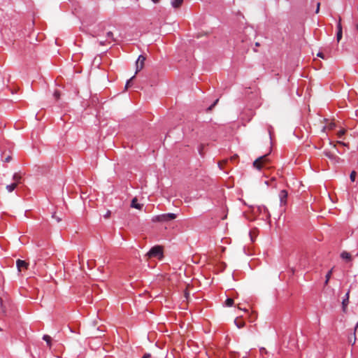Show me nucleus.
<instances>
[{"label":"nucleus","mask_w":358,"mask_h":358,"mask_svg":"<svg viewBox=\"0 0 358 358\" xmlns=\"http://www.w3.org/2000/svg\"><path fill=\"white\" fill-rule=\"evenodd\" d=\"M268 164L269 159L268 158V155H264L254 161L253 166L257 170H262V169L268 168Z\"/></svg>","instance_id":"nucleus-1"},{"label":"nucleus","mask_w":358,"mask_h":358,"mask_svg":"<svg viewBox=\"0 0 358 358\" xmlns=\"http://www.w3.org/2000/svg\"><path fill=\"white\" fill-rule=\"evenodd\" d=\"M145 61V57L143 55H139L137 61L136 62V72L135 75L132 76L126 83L125 89L127 90L131 82V80L135 78L136 75L143 69L144 64Z\"/></svg>","instance_id":"nucleus-2"},{"label":"nucleus","mask_w":358,"mask_h":358,"mask_svg":"<svg viewBox=\"0 0 358 358\" xmlns=\"http://www.w3.org/2000/svg\"><path fill=\"white\" fill-rule=\"evenodd\" d=\"M176 217L177 215L175 213H166L153 217L152 221L153 222H166L175 220Z\"/></svg>","instance_id":"nucleus-3"},{"label":"nucleus","mask_w":358,"mask_h":358,"mask_svg":"<svg viewBox=\"0 0 358 358\" xmlns=\"http://www.w3.org/2000/svg\"><path fill=\"white\" fill-rule=\"evenodd\" d=\"M146 256L148 259L152 257L162 258L163 257V248L160 245H155L149 250Z\"/></svg>","instance_id":"nucleus-4"},{"label":"nucleus","mask_w":358,"mask_h":358,"mask_svg":"<svg viewBox=\"0 0 358 358\" xmlns=\"http://www.w3.org/2000/svg\"><path fill=\"white\" fill-rule=\"evenodd\" d=\"M287 192L285 189L281 190L279 193V198L280 201V205H285L287 203Z\"/></svg>","instance_id":"nucleus-5"},{"label":"nucleus","mask_w":358,"mask_h":358,"mask_svg":"<svg viewBox=\"0 0 358 358\" xmlns=\"http://www.w3.org/2000/svg\"><path fill=\"white\" fill-rule=\"evenodd\" d=\"M106 28L104 25H99L98 27L94 31V33L92 34L93 37H98L101 35V33H102L103 31H105Z\"/></svg>","instance_id":"nucleus-6"},{"label":"nucleus","mask_w":358,"mask_h":358,"mask_svg":"<svg viewBox=\"0 0 358 358\" xmlns=\"http://www.w3.org/2000/svg\"><path fill=\"white\" fill-rule=\"evenodd\" d=\"M17 266L19 271H21L22 268H28L29 264L27 263L25 261L18 259L16 262Z\"/></svg>","instance_id":"nucleus-7"},{"label":"nucleus","mask_w":358,"mask_h":358,"mask_svg":"<svg viewBox=\"0 0 358 358\" xmlns=\"http://www.w3.org/2000/svg\"><path fill=\"white\" fill-rule=\"evenodd\" d=\"M138 200H137V198L136 197H134L132 200H131V208H136L138 210H141L143 205V204H141V203H138Z\"/></svg>","instance_id":"nucleus-8"},{"label":"nucleus","mask_w":358,"mask_h":358,"mask_svg":"<svg viewBox=\"0 0 358 358\" xmlns=\"http://www.w3.org/2000/svg\"><path fill=\"white\" fill-rule=\"evenodd\" d=\"M341 257L343 259H345L346 262H350L352 260L351 255L349 252H346V251H343L341 254Z\"/></svg>","instance_id":"nucleus-9"},{"label":"nucleus","mask_w":358,"mask_h":358,"mask_svg":"<svg viewBox=\"0 0 358 358\" xmlns=\"http://www.w3.org/2000/svg\"><path fill=\"white\" fill-rule=\"evenodd\" d=\"M234 323L238 328H242L245 326V322L240 317H237L234 320Z\"/></svg>","instance_id":"nucleus-10"},{"label":"nucleus","mask_w":358,"mask_h":358,"mask_svg":"<svg viewBox=\"0 0 358 358\" xmlns=\"http://www.w3.org/2000/svg\"><path fill=\"white\" fill-rule=\"evenodd\" d=\"M183 0H173L171 1V5L173 8H178L181 6L182 4Z\"/></svg>","instance_id":"nucleus-11"},{"label":"nucleus","mask_w":358,"mask_h":358,"mask_svg":"<svg viewBox=\"0 0 358 358\" xmlns=\"http://www.w3.org/2000/svg\"><path fill=\"white\" fill-rule=\"evenodd\" d=\"M17 186V182H13L10 185H8L6 187V189L8 192H12Z\"/></svg>","instance_id":"nucleus-12"},{"label":"nucleus","mask_w":358,"mask_h":358,"mask_svg":"<svg viewBox=\"0 0 358 358\" xmlns=\"http://www.w3.org/2000/svg\"><path fill=\"white\" fill-rule=\"evenodd\" d=\"M0 308L1 313L3 315H6V306L3 303V299L0 297Z\"/></svg>","instance_id":"nucleus-13"},{"label":"nucleus","mask_w":358,"mask_h":358,"mask_svg":"<svg viewBox=\"0 0 358 358\" xmlns=\"http://www.w3.org/2000/svg\"><path fill=\"white\" fill-rule=\"evenodd\" d=\"M329 159L334 163V164H337V163H339L340 161H341V159L339 157H338L337 155L333 154L332 155V157H331L329 158Z\"/></svg>","instance_id":"nucleus-14"},{"label":"nucleus","mask_w":358,"mask_h":358,"mask_svg":"<svg viewBox=\"0 0 358 358\" xmlns=\"http://www.w3.org/2000/svg\"><path fill=\"white\" fill-rule=\"evenodd\" d=\"M329 159L334 163V164H337V163H339L340 161H341V159L339 157H338L337 155L333 154L332 155V157H331L329 158Z\"/></svg>","instance_id":"nucleus-15"},{"label":"nucleus","mask_w":358,"mask_h":358,"mask_svg":"<svg viewBox=\"0 0 358 358\" xmlns=\"http://www.w3.org/2000/svg\"><path fill=\"white\" fill-rule=\"evenodd\" d=\"M21 178H22L21 176L17 173H15L13 176L14 182H17V185L20 182Z\"/></svg>","instance_id":"nucleus-16"},{"label":"nucleus","mask_w":358,"mask_h":358,"mask_svg":"<svg viewBox=\"0 0 358 358\" xmlns=\"http://www.w3.org/2000/svg\"><path fill=\"white\" fill-rule=\"evenodd\" d=\"M43 339L47 343V345L50 348L51 347V337L48 335H44Z\"/></svg>","instance_id":"nucleus-17"},{"label":"nucleus","mask_w":358,"mask_h":358,"mask_svg":"<svg viewBox=\"0 0 358 358\" xmlns=\"http://www.w3.org/2000/svg\"><path fill=\"white\" fill-rule=\"evenodd\" d=\"M106 36L108 39H110L112 41H115V39L114 38V34H113V31H107Z\"/></svg>","instance_id":"nucleus-18"},{"label":"nucleus","mask_w":358,"mask_h":358,"mask_svg":"<svg viewBox=\"0 0 358 358\" xmlns=\"http://www.w3.org/2000/svg\"><path fill=\"white\" fill-rule=\"evenodd\" d=\"M332 271H333V269L331 268V270H330V271L327 273V275H326V280H325V282H324V284H325V285H327V284H328L329 280V279L331 278V274H332Z\"/></svg>","instance_id":"nucleus-19"},{"label":"nucleus","mask_w":358,"mask_h":358,"mask_svg":"<svg viewBox=\"0 0 358 358\" xmlns=\"http://www.w3.org/2000/svg\"><path fill=\"white\" fill-rule=\"evenodd\" d=\"M348 298H349V292H348L346 294V299H343V301L342 302L343 309H345V306L348 303Z\"/></svg>","instance_id":"nucleus-20"},{"label":"nucleus","mask_w":358,"mask_h":358,"mask_svg":"<svg viewBox=\"0 0 358 358\" xmlns=\"http://www.w3.org/2000/svg\"><path fill=\"white\" fill-rule=\"evenodd\" d=\"M225 305L227 306H232L234 305V299H231V298H228L226 301H225Z\"/></svg>","instance_id":"nucleus-21"},{"label":"nucleus","mask_w":358,"mask_h":358,"mask_svg":"<svg viewBox=\"0 0 358 358\" xmlns=\"http://www.w3.org/2000/svg\"><path fill=\"white\" fill-rule=\"evenodd\" d=\"M228 159H223L218 162V166L220 169H222L224 166L227 163Z\"/></svg>","instance_id":"nucleus-22"},{"label":"nucleus","mask_w":358,"mask_h":358,"mask_svg":"<svg viewBox=\"0 0 358 358\" xmlns=\"http://www.w3.org/2000/svg\"><path fill=\"white\" fill-rule=\"evenodd\" d=\"M337 29H338V31H343V29H342V24H341V17H338V24H337Z\"/></svg>","instance_id":"nucleus-23"},{"label":"nucleus","mask_w":358,"mask_h":358,"mask_svg":"<svg viewBox=\"0 0 358 358\" xmlns=\"http://www.w3.org/2000/svg\"><path fill=\"white\" fill-rule=\"evenodd\" d=\"M356 176H357V173H356V171H352L351 172V173H350V180H351V181H352V182H354V181H355V177H356Z\"/></svg>","instance_id":"nucleus-24"},{"label":"nucleus","mask_w":358,"mask_h":358,"mask_svg":"<svg viewBox=\"0 0 358 358\" xmlns=\"http://www.w3.org/2000/svg\"><path fill=\"white\" fill-rule=\"evenodd\" d=\"M52 217L55 219L57 222H60L62 220V218L57 216L55 213L52 214Z\"/></svg>","instance_id":"nucleus-25"},{"label":"nucleus","mask_w":358,"mask_h":358,"mask_svg":"<svg viewBox=\"0 0 358 358\" xmlns=\"http://www.w3.org/2000/svg\"><path fill=\"white\" fill-rule=\"evenodd\" d=\"M342 36H343V31H337L336 39H337L338 42H339L341 40Z\"/></svg>","instance_id":"nucleus-26"},{"label":"nucleus","mask_w":358,"mask_h":358,"mask_svg":"<svg viewBox=\"0 0 358 358\" xmlns=\"http://www.w3.org/2000/svg\"><path fill=\"white\" fill-rule=\"evenodd\" d=\"M53 96L56 100H58L60 98L61 94L58 90H55Z\"/></svg>","instance_id":"nucleus-27"},{"label":"nucleus","mask_w":358,"mask_h":358,"mask_svg":"<svg viewBox=\"0 0 358 358\" xmlns=\"http://www.w3.org/2000/svg\"><path fill=\"white\" fill-rule=\"evenodd\" d=\"M218 101H219V99H216L214 101V103L208 108V110H211L214 108V106L218 103Z\"/></svg>","instance_id":"nucleus-28"},{"label":"nucleus","mask_w":358,"mask_h":358,"mask_svg":"<svg viewBox=\"0 0 358 358\" xmlns=\"http://www.w3.org/2000/svg\"><path fill=\"white\" fill-rule=\"evenodd\" d=\"M345 134V130L342 129L337 133V136L338 138H341Z\"/></svg>","instance_id":"nucleus-29"},{"label":"nucleus","mask_w":358,"mask_h":358,"mask_svg":"<svg viewBox=\"0 0 358 358\" xmlns=\"http://www.w3.org/2000/svg\"><path fill=\"white\" fill-rule=\"evenodd\" d=\"M324 155L329 159L331 157H332L333 153L329 151H324Z\"/></svg>","instance_id":"nucleus-30"},{"label":"nucleus","mask_w":358,"mask_h":358,"mask_svg":"<svg viewBox=\"0 0 358 358\" xmlns=\"http://www.w3.org/2000/svg\"><path fill=\"white\" fill-rule=\"evenodd\" d=\"M335 127V124L334 123H330L327 127V128L329 130H331L333 129Z\"/></svg>","instance_id":"nucleus-31"},{"label":"nucleus","mask_w":358,"mask_h":358,"mask_svg":"<svg viewBox=\"0 0 358 358\" xmlns=\"http://www.w3.org/2000/svg\"><path fill=\"white\" fill-rule=\"evenodd\" d=\"M11 159H12L11 156L8 155V156H7L6 157H5V159H4V160H3V161H4L5 162H10L11 161Z\"/></svg>","instance_id":"nucleus-32"},{"label":"nucleus","mask_w":358,"mask_h":358,"mask_svg":"<svg viewBox=\"0 0 358 358\" xmlns=\"http://www.w3.org/2000/svg\"><path fill=\"white\" fill-rule=\"evenodd\" d=\"M238 158V156L237 155H234V156H232L230 158V161L234 162V161L236 160Z\"/></svg>","instance_id":"nucleus-33"},{"label":"nucleus","mask_w":358,"mask_h":358,"mask_svg":"<svg viewBox=\"0 0 358 358\" xmlns=\"http://www.w3.org/2000/svg\"><path fill=\"white\" fill-rule=\"evenodd\" d=\"M105 218H108L110 216V211L108 210L106 213L103 215Z\"/></svg>","instance_id":"nucleus-34"},{"label":"nucleus","mask_w":358,"mask_h":358,"mask_svg":"<svg viewBox=\"0 0 358 358\" xmlns=\"http://www.w3.org/2000/svg\"><path fill=\"white\" fill-rule=\"evenodd\" d=\"M320 3H317V8H316V10H315V13H319V11H320Z\"/></svg>","instance_id":"nucleus-35"},{"label":"nucleus","mask_w":358,"mask_h":358,"mask_svg":"<svg viewBox=\"0 0 358 358\" xmlns=\"http://www.w3.org/2000/svg\"><path fill=\"white\" fill-rule=\"evenodd\" d=\"M317 57H321V58H322V59H324V55H323V53H322V52H318V53H317Z\"/></svg>","instance_id":"nucleus-36"},{"label":"nucleus","mask_w":358,"mask_h":358,"mask_svg":"<svg viewBox=\"0 0 358 358\" xmlns=\"http://www.w3.org/2000/svg\"><path fill=\"white\" fill-rule=\"evenodd\" d=\"M189 292H188L187 290H185V297L187 299H188V297H189Z\"/></svg>","instance_id":"nucleus-37"},{"label":"nucleus","mask_w":358,"mask_h":358,"mask_svg":"<svg viewBox=\"0 0 358 358\" xmlns=\"http://www.w3.org/2000/svg\"><path fill=\"white\" fill-rule=\"evenodd\" d=\"M93 263H94V261H92H92H89V262H87L88 266H92V265L93 264Z\"/></svg>","instance_id":"nucleus-38"},{"label":"nucleus","mask_w":358,"mask_h":358,"mask_svg":"<svg viewBox=\"0 0 358 358\" xmlns=\"http://www.w3.org/2000/svg\"><path fill=\"white\" fill-rule=\"evenodd\" d=\"M150 354H145V355H144V356L142 358H150Z\"/></svg>","instance_id":"nucleus-39"},{"label":"nucleus","mask_w":358,"mask_h":358,"mask_svg":"<svg viewBox=\"0 0 358 358\" xmlns=\"http://www.w3.org/2000/svg\"><path fill=\"white\" fill-rule=\"evenodd\" d=\"M337 143H339V144H341V145H343V146H347V144H346V143H343V142L338 141Z\"/></svg>","instance_id":"nucleus-40"},{"label":"nucleus","mask_w":358,"mask_h":358,"mask_svg":"<svg viewBox=\"0 0 358 358\" xmlns=\"http://www.w3.org/2000/svg\"><path fill=\"white\" fill-rule=\"evenodd\" d=\"M152 2H154L155 3H158L159 2L160 0H151Z\"/></svg>","instance_id":"nucleus-41"},{"label":"nucleus","mask_w":358,"mask_h":358,"mask_svg":"<svg viewBox=\"0 0 358 358\" xmlns=\"http://www.w3.org/2000/svg\"><path fill=\"white\" fill-rule=\"evenodd\" d=\"M99 44H100L101 45H103L105 44V42H104V41H99Z\"/></svg>","instance_id":"nucleus-42"},{"label":"nucleus","mask_w":358,"mask_h":358,"mask_svg":"<svg viewBox=\"0 0 358 358\" xmlns=\"http://www.w3.org/2000/svg\"><path fill=\"white\" fill-rule=\"evenodd\" d=\"M238 309H240V310H243L244 311H247V310H245V309H242V308L239 306V305H238Z\"/></svg>","instance_id":"nucleus-43"},{"label":"nucleus","mask_w":358,"mask_h":358,"mask_svg":"<svg viewBox=\"0 0 358 358\" xmlns=\"http://www.w3.org/2000/svg\"><path fill=\"white\" fill-rule=\"evenodd\" d=\"M355 28H356L357 31H358V24L355 25Z\"/></svg>","instance_id":"nucleus-44"},{"label":"nucleus","mask_w":358,"mask_h":358,"mask_svg":"<svg viewBox=\"0 0 358 358\" xmlns=\"http://www.w3.org/2000/svg\"><path fill=\"white\" fill-rule=\"evenodd\" d=\"M264 210H267V208L266 207H263Z\"/></svg>","instance_id":"nucleus-45"},{"label":"nucleus","mask_w":358,"mask_h":358,"mask_svg":"<svg viewBox=\"0 0 358 358\" xmlns=\"http://www.w3.org/2000/svg\"><path fill=\"white\" fill-rule=\"evenodd\" d=\"M269 131V134H270V136H271V131L269 129V131Z\"/></svg>","instance_id":"nucleus-46"},{"label":"nucleus","mask_w":358,"mask_h":358,"mask_svg":"<svg viewBox=\"0 0 358 358\" xmlns=\"http://www.w3.org/2000/svg\"><path fill=\"white\" fill-rule=\"evenodd\" d=\"M0 331H1V329L0 328Z\"/></svg>","instance_id":"nucleus-47"},{"label":"nucleus","mask_w":358,"mask_h":358,"mask_svg":"<svg viewBox=\"0 0 358 358\" xmlns=\"http://www.w3.org/2000/svg\"><path fill=\"white\" fill-rule=\"evenodd\" d=\"M243 358H246V357H243Z\"/></svg>","instance_id":"nucleus-48"}]
</instances>
